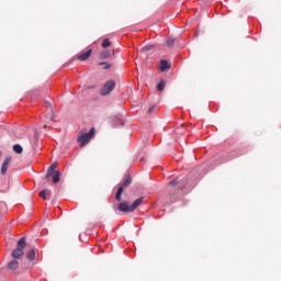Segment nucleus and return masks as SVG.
<instances>
[{
  "label": "nucleus",
  "mask_w": 281,
  "mask_h": 281,
  "mask_svg": "<svg viewBox=\"0 0 281 281\" xmlns=\"http://www.w3.org/2000/svg\"><path fill=\"white\" fill-rule=\"evenodd\" d=\"M10 161H12L11 158H5L2 167H1V175H5V172H8V167L10 166Z\"/></svg>",
  "instance_id": "0eeeda50"
},
{
  "label": "nucleus",
  "mask_w": 281,
  "mask_h": 281,
  "mask_svg": "<svg viewBox=\"0 0 281 281\" xmlns=\"http://www.w3.org/2000/svg\"><path fill=\"white\" fill-rule=\"evenodd\" d=\"M179 184V178H176L169 182V186H177Z\"/></svg>",
  "instance_id": "a211bd4d"
},
{
  "label": "nucleus",
  "mask_w": 281,
  "mask_h": 281,
  "mask_svg": "<svg viewBox=\"0 0 281 281\" xmlns=\"http://www.w3.org/2000/svg\"><path fill=\"white\" fill-rule=\"evenodd\" d=\"M50 120H54V116H50Z\"/></svg>",
  "instance_id": "b1692460"
},
{
  "label": "nucleus",
  "mask_w": 281,
  "mask_h": 281,
  "mask_svg": "<svg viewBox=\"0 0 281 281\" xmlns=\"http://www.w3.org/2000/svg\"><path fill=\"white\" fill-rule=\"evenodd\" d=\"M164 89H166V81H164V79H161L159 81V83L157 85V90L158 91H164Z\"/></svg>",
  "instance_id": "ddd939ff"
},
{
  "label": "nucleus",
  "mask_w": 281,
  "mask_h": 281,
  "mask_svg": "<svg viewBox=\"0 0 281 281\" xmlns=\"http://www.w3.org/2000/svg\"><path fill=\"white\" fill-rule=\"evenodd\" d=\"M13 150L18 155H21V153H23V147L20 144H16V145L13 146Z\"/></svg>",
  "instance_id": "4468645a"
},
{
  "label": "nucleus",
  "mask_w": 281,
  "mask_h": 281,
  "mask_svg": "<svg viewBox=\"0 0 281 281\" xmlns=\"http://www.w3.org/2000/svg\"><path fill=\"white\" fill-rule=\"evenodd\" d=\"M167 45H169V47L172 46V45H175V38L169 37V38L167 40Z\"/></svg>",
  "instance_id": "f3484780"
},
{
  "label": "nucleus",
  "mask_w": 281,
  "mask_h": 281,
  "mask_svg": "<svg viewBox=\"0 0 281 281\" xmlns=\"http://www.w3.org/2000/svg\"><path fill=\"white\" fill-rule=\"evenodd\" d=\"M47 194H49V190H43L40 192V196L44 199V201L47 200Z\"/></svg>",
  "instance_id": "2eb2a0df"
},
{
  "label": "nucleus",
  "mask_w": 281,
  "mask_h": 281,
  "mask_svg": "<svg viewBox=\"0 0 281 281\" xmlns=\"http://www.w3.org/2000/svg\"><path fill=\"white\" fill-rule=\"evenodd\" d=\"M113 89H115V81L109 80L101 88L100 94L101 95H109V93H111V91H113Z\"/></svg>",
  "instance_id": "39448f33"
},
{
  "label": "nucleus",
  "mask_w": 281,
  "mask_h": 281,
  "mask_svg": "<svg viewBox=\"0 0 281 281\" xmlns=\"http://www.w3.org/2000/svg\"><path fill=\"white\" fill-rule=\"evenodd\" d=\"M54 112V110H52V108H50V113H53Z\"/></svg>",
  "instance_id": "4be33fe9"
},
{
  "label": "nucleus",
  "mask_w": 281,
  "mask_h": 281,
  "mask_svg": "<svg viewBox=\"0 0 281 281\" xmlns=\"http://www.w3.org/2000/svg\"><path fill=\"white\" fill-rule=\"evenodd\" d=\"M49 177H52L53 183H58L60 181V171H53L49 173Z\"/></svg>",
  "instance_id": "6e6552de"
},
{
  "label": "nucleus",
  "mask_w": 281,
  "mask_h": 281,
  "mask_svg": "<svg viewBox=\"0 0 281 281\" xmlns=\"http://www.w3.org/2000/svg\"><path fill=\"white\" fill-rule=\"evenodd\" d=\"M144 201V198H138L136 201L133 202L132 205H128V202H121L119 204L120 212H135L139 205H142V202Z\"/></svg>",
  "instance_id": "f257e3e1"
},
{
  "label": "nucleus",
  "mask_w": 281,
  "mask_h": 281,
  "mask_svg": "<svg viewBox=\"0 0 281 281\" xmlns=\"http://www.w3.org/2000/svg\"><path fill=\"white\" fill-rule=\"evenodd\" d=\"M7 269L9 271H12L13 273H16V269H19V260L13 259L7 265Z\"/></svg>",
  "instance_id": "423d86ee"
},
{
  "label": "nucleus",
  "mask_w": 281,
  "mask_h": 281,
  "mask_svg": "<svg viewBox=\"0 0 281 281\" xmlns=\"http://www.w3.org/2000/svg\"><path fill=\"white\" fill-rule=\"evenodd\" d=\"M133 182V179L131 178V176L126 175L124 177L123 183L119 187L115 199L116 201H122V194L124 192V188H128V186H131V183Z\"/></svg>",
  "instance_id": "20e7f679"
},
{
  "label": "nucleus",
  "mask_w": 281,
  "mask_h": 281,
  "mask_svg": "<svg viewBox=\"0 0 281 281\" xmlns=\"http://www.w3.org/2000/svg\"><path fill=\"white\" fill-rule=\"evenodd\" d=\"M95 134V128H91L89 133L80 132L77 140L79 142L80 146H87L88 142H91V137Z\"/></svg>",
  "instance_id": "f03ea898"
},
{
  "label": "nucleus",
  "mask_w": 281,
  "mask_h": 281,
  "mask_svg": "<svg viewBox=\"0 0 281 281\" xmlns=\"http://www.w3.org/2000/svg\"><path fill=\"white\" fill-rule=\"evenodd\" d=\"M111 46V42L109 41V38L103 40L102 42V47L103 49H106V47Z\"/></svg>",
  "instance_id": "dca6fc26"
},
{
  "label": "nucleus",
  "mask_w": 281,
  "mask_h": 281,
  "mask_svg": "<svg viewBox=\"0 0 281 281\" xmlns=\"http://www.w3.org/2000/svg\"><path fill=\"white\" fill-rule=\"evenodd\" d=\"M56 168H58V165L56 162H54L47 170L46 173V179H49V175H52V172H56Z\"/></svg>",
  "instance_id": "1a4fd4ad"
},
{
  "label": "nucleus",
  "mask_w": 281,
  "mask_h": 281,
  "mask_svg": "<svg viewBox=\"0 0 281 281\" xmlns=\"http://www.w3.org/2000/svg\"><path fill=\"white\" fill-rule=\"evenodd\" d=\"M109 67H111V66H109V65H105V66H104V69H109Z\"/></svg>",
  "instance_id": "aec40b11"
},
{
  "label": "nucleus",
  "mask_w": 281,
  "mask_h": 281,
  "mask_svg": "<svg viewBox=\"0 0 281 281\" xmlns=\"http://www.w3.org/2000/svg\"><path fill=\"white\" fill-rule=\"evenodd\" d=\"M26 258L27 260H35L36 259V250L31 249L27 254H26Z\"/></svg>",
  "instance_id": "f8f14e48"
},
{
  "label": "nucleus",
  "mask_w": 281,
  "mask_h": 281,
  "mask_svg": "<svg viewBox=\"0 0 281 281\" xmlns=\"http://www.w3.org/2000/svg\"><path fill=\"white\" fill-rule=\"evenodd\" d=\"M159 67H160V71H166L170 67V64L166 59H162L160 61V66Z\"/></svg>",
  "instance_id": "9d476101"
},
{
  "label": "nucleus",
  "mask_w": 281,
  "mask_h": 281,
  "mask_svg": "<svg viewBox=\"0 0 281 281\" xmlns=\"http://www.w3.org/2000/svg\"><path fill=\"white\" fill-rule=\"evenodd\" d=\"M150 47H151V46H145L143 49H144L145 52H148V50L150 49Z\"/></svg>",
  "instance_id": "6ab92c4d"
},
{
  "label": "nucleus",
  "mask_w": 281,
  "mask_h": 281,
  "mask_svg": "<svg viewBox=\"0 0 281 281\" xmlns=\"http://www.w3.org/2000/svg\"><path fill=\"white\" fill-rule=\"evenodd\" d=\"M89 56H91V49H88L85 53L79 54V60H87V58H89Z\"/></svg>",
  "instance_id": "9b49d317"
},
{
  "label": "nucleus",
  "mask_w": 281,
  "mask_h": 281,
  "mask_svg": "<svg viewBox=\"0 0 281 281\" xmlns=\"http://www.w3.org/2000/svg\"><path fill=\"white\" fill-rule=\"evenodd\" d=\"M99 65H104V63H100Z\"/></svg>",
  "instance_id": "5701e85b"
},
{
  "label": "nucleus",
  "mask_w": 281,
  "mask_h": 281,
  "mask_svg": "<svg viewBox=\"0 0 281 281\" xmlns=\"http://www.w3.org/2000/svg\"><path fill=\"white\" fill-rule=\"evenodd\" d=\"M148 113H153V108H150V109L148 110Z\"/></svg>",
  "instance_id": "412c9836"
},
{
  "label": "nucleus",
  "mask_w": 281,
  "mask_h": 281,
  "mask_svg": "<svg viewBox=\"0 0 281 281\" xmlns=\"http://www.w3.org/2000/svg\"><path fill=\"white\" fill-rule=\"evenodd\" d=\"M25 249V237L19 239L16 248L12 251L11 256L14 260H19L23 256V250Z\"/></svg>",
  "instance_id": "7ed1b4c3"
}]
</instances>
